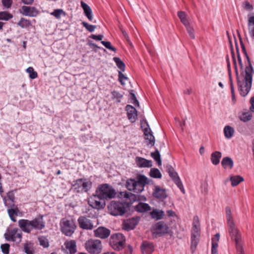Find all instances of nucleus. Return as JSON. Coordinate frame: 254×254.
I'll return each mask as SVG.
<instances>
[{
    "label": "nucleus",
    "instance_id": "10",
    "mask_svg": "<svg viewBox=\"0 0 254 254\" xmlns=\"http://www.w3.org/2000/svg\"><path fill=\"white\" fill-rule=\"evenodd\" d=\"M61 225L62 232L67 236H71L76 227L75 222L72 219L63 218L61 221Z\"/></svg>",
    "mask_w": 254,
    "mask_h": 254
},
{
    "label": "nucleus",
    "instance_id": "38",
    "mask_svg": "<svg viewBox=\"0 0 254 254\" xmlns=\"http://www.w3.org/2000/svg\"><path fill=\"white\" fill-rule=\"evenodd\" d=\"M150 176L154 178L160 179L162 177L161 173L157 168H152L149 172Z\"/></svg>",
    "mask_w": 254,
    "mask_h": 254
},
{
    "label": "nucleus",
    "instance_id": "57",
    "mask_svg": "<svg viewBox=\"0 0 254 254\" xmlns=\"http://www.w3.org/2000/svg\"><path fill=\"white\" fill-rule=\"evenodd\" d=\"M191 234L200 235V226L193 225Z\"/></svg>",
    "mask_w": 254,
    "mask_h": 254
},
{
    "label": "nucleus",
    "instance_id": "13",
    "mask_svg": "<svg viewBox=\"0 0 254 254\" xmlns=\"http://www.w3.org/2000/svg\"><path fill=\"white\" fill-rule=\"evenodd\" d=\"M166 168V171L168 173L169 176L172 179L181 191L184 194L185 193V190L178 173L175 171L174 168L170 165H167Z\"/></svg>",
    "mask_w": 254,
    "mask_h": 254
},
{
    "label": "nucleus",
    "instance_id": "45",
    "mask_svg": "<svg viewBox=\"0 0 254 254\" xmlns=\"http://www.w3.org/2000/svg\"><path fill=\"white\" fill-rule=\"evenodd\" d=\"M112 94V98L113 100H116V101L118 103L121 102V99L123 97V95L120 93L119 92L114 91L111 92Z\"/></svg>",
    "mask_w": 254,
    "mask_h": 254
},
{
    "label": "nucleus",
    "instance_id": "21",
    "mask_svg": "<svg viewBox=\"0 0 254 254\" xmlns=\"http://www.w3.org/2000/svg\"><path fill=\"white\" fill-rule=\"evenodd\" d=\"M8 207V213L11 220L13 222H16L15 217L17 216L19 212V210L17 206L14 204H10Z\"/></svg>",
    "mask_w": 254,
    "mask_h": 254
},
{
    "label": "nucleus",
    "instance_id": "61",
    "mask_svg": "<svg viewBox=\"0 0 254 254\" xmlns=\"http://www.w3.org/2000/svg\"><path fill=\"white\" fill-rule=\"evenodd\" d=\"M135 209L139 212H143V202H139L136 206Z\"/></svg>",
    "mask_w": 254,
    "mask_h": 254
},
{
    "label": "nucleus",
    "instance_id": "30",
    "mask_svg": "<svg viewBox=\"0 0 254 254\" xmlns=\"http://www.w3.org/2000/svg\"><path fill=\"white\" fill-rule=\"evenodd\" d=\"M17 25L22 28H25L30 26L32 24L30 20L22 17L17 23Z\"/></svg>",
    "mask_w": 254,
    "mask_h": 254
},
{
    "label": "nucleus",
    "instance_id": "23",
    "mask_svg": "<svg viewBox=\"0 0 254 254\" xmlns=\"http://www.w3.org/2000/svg\"><path fill=\"white\" fill-rule=\"evenodd\" d=\"M118 196L121 198H126V202L127 203H131L132 200H134L135 198L134 194L131 192L127 191L120 192Z\"/></svg>",
    "mask_w": 254,
    "mask_h": 254
},
{
    "label": "nucleus",
    "instance_id": "31",
    "mask_svg": "<svg viewBox=\"0 0 254 254\" xmlns=\"http://www.w3.org/2000/svg\"><path fill=\"white\" fill-rule=\"evenodd\" d=\"M14 195L12 192H9L7 193L6 198L4 199L5 205L9 207L10 204L14 203Z\"/></svg>",
    "mask_w": 254,
    "mask_h": 254
},
{
    "label": "nucleus",
    "instance_id": "11",
    "mask_svg": "<svg viewBox=\"0 0 254 254\" xmlns=\"http://www.w3.org/2000/svg\"><path fill=\"white\" fill-rule=\"evenodd\" d=\"M168 230V224L162 221L156 223L151 228V231L153 235L162 236L167 234Z\"/></svg>",
    "mask_w": 254,
    "mask_h": 254
},
{
    "label": "nucleus",
    "instance_id": "35",
    "mask_svg": "<svg viewBox=\"0 0 254 254\" xmlns=\"http://www.w3.org/2000/svg\"><path fill=\"white\" fill-rule=\"evenodd\" d=\"M178 16L180 19L181 22L184 25L186 26L190 24L189 20L187 18V15L186 13L184 11H179L178 12Z\"/></svg>",
    "mask_w": 254,
    "mask_h": 254
},
{
    "label": "nucleus",
    "instance_id": "26",
    "mask_svg": "<svg viewBox=\"0 0 254 254\" xmlns=\"http://www.w3.org/2000/svg\"><path fill=\"white\" fill-rule=\"evenodd\" d=\"M222 157V153L220 151H214L211 155L210 159L212 163L214 165H218L220 162V160Z\"/></svg>",
    "mask_w": 254,
    "mask_h": 254
},
{
    "label": "nucleus",
    "instance_id": "28",
    "mask_svg": "<svg viewBox=\"0 0 254 254\" xmlns=\"http://www.w3.org/2000/svg\"><path fill=\"white\" fill-rule=\"evenodd\" d=\"M200 235L191 234V245L190 249L192 252L194 251L199 241Z\"/></svg>",
    "mask_w": 254,
    "mask_h": 254
},
{
    "label": "nucleus",
    "instance_id": "2",
    "mask_svg": "<svg viewBox=\"0 0 254 254\" xmlns=\"http://www.w3.org/2000/svg\"><path fill=\"white\" fill-rule=\"evenodd\" d=\"M226 217L228 231L232 240L235 241L237 252L244 251L242 244V236L239 230L235 227L231 210L229 206L225 208Z\"/></svg>",
    "mask_w": 254,
    "mask_h": 254
},
{
    "label": "nucleus",
    "instance_id": "12",
    "mask_svg": "<svg viewBox=\"0 0 254 254\" xmlns=\"http://www.w3.org/2000/svg\"><path fill=\"white\" fill-rule=\"evenodd\" d=\"M4 238L7 241H11L19 244L22 239V232L18 228L8 229L4 234Z\"/></svg>",
    "mask_w": 254,
    "mask_h": 254
},
{
    "label": "nucleus",
    "instance_id": "49",
    "mask_svg": "<svg viewBox=\"0 0 254 254\" xmlns=\"http://www.w3.org/2000/svg\"><path fill=\"white\" fill-rule=\"evenodd\" d=\"M82 24L83 26L89 32H93L95 30L96 26L95 25H90L86 22H82Z\"/></svg>",
    "mask_w": 254,
    "mask_h": 254
},
{
    "label": "nucleus",
    "instance_id": "41",
    "mask_svg": "<svg viewBox=\"0 0 254 254\" xmlns=\"http://www.w3.org/2000/svg\"><path fill=\"white\" fill-rule=\"evenodd\" d=\"M151 156L157 162L159 166L161 165L160 154L157 149H156L155 152L151 153Z\"/></svg>",
    "mask_w": 254,
    "mask_h": 254
},
{
    "label": "nucleus",
    "instance_id": "39",
    "mask_svg": "<svg viewBox=\"0 0 254 254\" xmlns=\"http://www.w3.org/2000/svg\"><path fill=\"white\" fill-rule=\"evenodd\" d=\"M220 238V235L217 233L214 235V237L211 239L212 247L211 249H217L218 247V242Z\"/></svg>",
    "mask_w": 254,
    "mask_h": 254
},
{
    "label": "nucleus",
    "instance_id": "19",
    "mask_svg": "<svg viewBox=\"0 0 254 254\" xmlns=\"http://www.w3.org/2000/svg\"><path fill=\"white\" fill-rule=\"evenodd\" d=\"M128 119L131 123H134L137 119L136 109L131 105H127L126 107Z\"/></svg>",
    "mask_w": 254,
    "mask_h": 254
},
{
    "label": "nucleus",
    "instance_id": "58",
    "mask_svg": "<svg viewBox=\"0 0 254 254\" xmlns=\"http://www.w3.org/2000/svg\"><path fill=\"white\" fill-rule=\"evenodd\" d=\"M2 3L3 5L7 8H9L11 7L12 0H2Z\"/></svg>",
    "mask_w": 254,
    "mask_h": 254
},
{
    "label": "nucleus",
    "instance_id": "43",
    "mask_svg": "<svg viewBox=\"0 0 254 254\" xmlns=\"http://www.w3.org/2000/svg\"><path fill=\"white\" fill-rule=\"evenodd\" d=\"M26 71L29 73V76L30 78L35 79L37 77L38 74L36 71H34L32 67H28Z\"/></svg>",
    "mask_w": 254,
    "mask_h": 254
},
{
    "label": "nucleus",
    "instance_id": "27",
    "mask_svg": "<svg viewBox=\"0 0 254 254\" xmlns=\"http://www.w3.org/2000/svg\"><path fill=\"white\" fill-rule=\"evenodd\" d=\"M66 248L69 250L70 254H73L76 252V243L74 241H70L65 243Z\"/></svg>",
    "mask_w": 254,
    "mask_h": 254
},
{
    "label": "nucleus",
    "instance_id": "32",
    "mask_svg": "<svg viewBox=\"0 0 254 254\" xmlns=\"http://www.w3.org/2000/svg\"><path fill=\"white\" fill-rule=\"evenodd\" d=\"M229 42H230V46H231V54H232L234 65L235 71L236 75L237 76V79L238 80V79H239V73H238V67H237V63H236V58L235 56L234 49L232 48V42L230 40H229Z\"/></svg>",
    "mask_w": 254,
    "mask_h": 254
},
{
    "label": "nucleus",
    "instance_id": "40",
    "mask_svg": "<svg viewBox=\"0 0 254 254\" xmlns=\"http://www.w3.org/2000/svg\"><path fill=\"white\" fill-rule=\"evenodd\" d=\"M113 60L119 68H120L122 71H124L125 70V64L119 58L114 57L113 58Z\"/></svg>",
    "mask_w": 254,
    "mask_h": 254
},
{
    "label": "nucleus",
    "instance_id": "34",
    "mask_svg": "<svg viewBox=\"0 0 254 254\" xmlns=\"http://www.w3.org/2000/svg\"><path fill=\"white\" fill-rule=\"evenodd\" d=\"M154 251V247L152 243L147 241H144V253L150 254Z\"/></svg>",
    "mask_w": 254,
    "mask_h": 254
},
{
    "label": "nucleus",
    "instance_id": "33",
    "mask_svg": "<svg viewBox=\"0 0 254 254\" xmlns=\"http://www.w3.org/2000/svg\"><path fill=\"white\" fill-rule=\"evenodd\" d=\"M230 181L231 182L232 186L233 187H235L241 182L244 181V178L239 175L234 176L230 178Z\"/></svg>",
    "mask_w": 254,
    "mask_h": 254
},
{
    "label": "nucleus",
    "instance_id": "60",
    "mask_svg": "<svg viewBox=\"0 0 254 254\" xmlns=\"http://www.w3.org/2000/svg\"><path fill=\"white\" fill-rule=\"evenodd\" d=\"M90 37L94 39V40H98V41H101L102 40L103 38V35H91L90 36Z\"/></svg>",
    "mask_w": 254,
    "mask_h": 254
},
{
    "label": "nucleus",
    "instance_id": "64",
    "mask_svg": "<svg viewBox=\"0 0 254 254\" xmlns=\"http://www.w3.org/2000/svg\"><path fill=\"white\" fill-rule=\"evenodd\" d=\"M250 102L251 104L250 110L251 112H254V96L251 98Z\"/></svg>",
    "mask_w": 254,
    "mask_h": 254
},
{
    "label": "nucleus",
    "instance_id": "42",
    "mask_svg": "<svg viewBox=\"0 0 254 254\" xmlns=\"http://www.w3.org/2000/svg\"><path fill=\"white\" fill-rule=\"evenodd\" d=\"M125 243V242H114L113 241V242H111L110 244V245L111 247L115 250L120 251L122 250L123 248V246Z\"/></svg>",
    "mask_w": 254,
    "mask_h": 254
},
{
    "label": "nucleus",
    "instance_id": "52",
    "mask_svg": "<svg viewBox=\"0 0 254 254\" xmlns=\"http://www.w3.org/2000/svg\"><path fill=\"white\" fill-rule=\"evenodd\" d=\"M39 241L40 245L43 246L44 248H47L49 246V242L46 238L41 237L39 238Z\"/></svg>",
    "mask_w": 254,
    "mask_h": 254
},
{
    "label": "nucleus",
    "instance_id": "16",
    "mask_svg": "<svg viewBox=\"0 0 254 254\" xmlns=\"http://www.w3.org/2000/svg\"><path fill=\"white\" fill-rule=\"evenodd\" d=\"M79 227L85 230H92L94 228L92 222L85 216H80L78 219Z\"/></svg>",
    "mask_w": 254,
    "mask_h": 254
},
{
    "label": "nucleus",
    "instance_id": "44",
    "mask_svg": "<svg viewBox=\"0 0 254 254\" xmlns=\"http://www.w3.org/2000/svg\"><path fill=\"white\" fill-rule=\"evenodd\" d=\"M51 14L54 16L56 18L60 19L62 15H65V13L63 10L61 9H55Z\"/></svg>",
    "mask_w": 254,
    "mask_h": 254
},
{
    "label": "nucleus",
    "instance_id": "46",
    "mask_svg": "<svg viewBox=\"0 0 254 254\" xmlns=\"http://www.w3.org/2000/svg\"><path fill=\"white\" fill-rule=\"evenodd\" d=\"M252 115L251 113L246 112L243 113L240 117L241 121L247 122L252 119Z\"/></svg>",
    "mask_w": 254,
    "mask_h": 254
},
{
    "label": "nucleus",
    "instance_id": "59",
    "mask_svg": "<svg viewBox=\"0 0 254 254\" xmlns=\"http://www.w3.org/2000/svg\"><path fill=\"white\" fill-rule=\"evenodd\" d=\"M135 161L138 166L140 167H143V158L137 157Z\"/></svg>",
    "mask_w": 254,
    "mask_h": 254
},
{
    "label": "nucleus",
    "instance_id": "25",
    "mask_svg": "<svg viewBox=\"0 0 254 254\" xmlns=\"http://www.w3.org/2000/svg\"><path fill=\"white\" fill-rule=\"evenodd\" d=\"M221 165L224 169H232L234 166V162L230 157H225L222 159Z\"/></svg>",
    "mask_w": 254,
    "mask_h": 254
},
{
    "label": "nucleus",
    "instance_id": "1",
    "mask_svg": "<svg viewBox=\"0 0 254 254\" xmlns=\"http://www.w3.org/2000/svg\"><path fill=\"white\" fill-rule=\"evenodd\" d=\"M248 62L244 69V71L241 72V74L244 77V82L238 79V86L240 94L242 96H246L250 92L252 85V80L254 70L252 66L251 60L248 55L245 56Z\"/></svg>",
    "mask_w": 254,
    "mask_h": 254
},
{
    "label": "nucleus",
    "instance_id": "4",
    "mask_svg": "<svg viewBox=\"0 0 254 254\" xmlns=\"http://www.w3.org/2000/svg\"><path fill=\"white\" fill-rule=\"evenodd\" d=\"M96 193L98 196L103 199H108L114 198L116 195L115 189L108 184H105L100 185L97 189Z\"/></svg>",
    "mask_w": 254,
    "mask_h": 254
},
{
    "label": "nucleus",
    "instance_id": "22",
    "mask_svg": "<svg viewBox=\"0 0 254 254\" xmlns=\"http://www.w3.org/2000/svg\"><path fill=\"white\" fill-rule=\"evenodd\" d=\"M150 215L152 219L155 220H159L163 218L165 215V213L164 211L162 210L154 208L150 212Z\"/></svg>",
    "mask_w": 254,
    "mask_h": 254
},
{
    "label": "nucleus",
    "instance_id": "48",
    "mask_svg": "<svg viewBox=\"0 0 254 254\" xmlns=\"http://www.w3.org/2000/svg\"><path fill=\"white\" fill-rule=\"evenodd\" d=\"M129 99L130 100V102L133 103L134 105L139 106V102L135 97L133 90H131L129 92Z\"/></svg>",
    "mask_w": 254,
    "mask_h": 254
},
{
    "label": "nucleus",
    "instance_id": "50",
    "mask_svg": "<svg viewBox=\"0 0 254 254\" xmlns=\"http://www.w3.org/2000/svg\"><path fill=\"white\" fill-rule=\"evenodd\" d=\"M101 43L104 45L107 49L110 50L112 51L116 52V49L115 48L113 47L110 42L102 41Z\"/></svg>",
    "mask_w": 254,
    "mask_h": 254
},
{
    "label": "nucleus",
    "instance_id": "18",
    "mask_svg": "<svg viewBox=\"0 0 254 254\" xmlns=\"http://www.w3.org/2000/svg\"><path fill=\"white\" fill-rule=\"evenodd\" d=\"M139 220V218L137 217L125 220L123 224V229L127 231L133 229L138 224Z\"/></svg>",
    "mask_w": 254,
    "mask_h": 254
},
{
    "label": "nucleus",
    "instance_id": "14",
    "mask_svg": "<svg viewBox=\"0 0 254 254\" xmlns=\"http://www.w3.org/2000/svg\"><path fill=\"white\" fill-rule=\"evenodd\" d=\"M102 198H100L98 196V194H96L93 196H91L88 199V204L92 207L100 209L105 207L106 204L104 200L101 201Z\"/></svg>",
    "mask_w": 254,
    "mask_h": 254
},
{
    "label": "nucleus",
    "instance_id": "47",
    "mask_svg": "<svg viewBox=\"0 0 254 254\" xmlns=\"http://www.w3.org/2000/svg\"><path fill=\"white\" fill-rule=\"evenodd\" d=\"M12 17V15L6 11L0 12V20H8Z\"/></svg>",
    "mask_w": 254,
    "mask_h": 254
},
{
    "label": "nucleus",
    "instance_id": "15",
    "mask_svg": "<svg viewBox=\"0 0 254 254\" xmlns=\"http://www.w3.org/2000/svg\"><path fill=\"white\" fill-rule=\"evenodd\" d=\"M22 15L36 17L39 13V11L34 6H22L19 10Z\"/></svg>",
    "mask_w": 254,
    "mask_h": 254
},
{
    "label": "nucleus",
    "instance_id": "8",
    "mask_svg": "<svg viewBox=\"0 0 254 254\" xmlns=\"http://www.w3.org/2000/svg\"><path fill=\"white\" fill-rule=\"evenodd\" d=\"M92 183L90 181L84 179H79L72 185L73 190L77 193L87 192L91 188Z\"/></svg>",
    "mask_w": 254,
    "mask_h": 254
},
{
    "label": "nucleus",
    "instance_id": "54",
    "mask_svg": "<svg viewBox=\"0 0 254 254\" xmlns=\"http://www.w3.org/2000/svg\"><path fill=\"white\" fill-rule=\"evenodd\" d=\"M237 32H238L239 38V39H240V44H241V48H242V52L244 54L245 56H246V55H248V54H247V52L245 46L244 45V44L243 42L240 33H239V31H237Z\"/></svg>",
    "mask_w": 254,
    "mask_h": 254
},
{
    "label": "nucleus",
    "instance_id": "29",
    "mask_svg": "<svg viewBox=\"0 0 254 254\" xmlns=\"http://www.w3.org/2000/svg\"><path fill=\"white\" fill-rule=\"evenodd\" d=\"M125 242V236L121 233H117L115 235H113L112 236L110 239V243L111 242Z\"/></svg>",
    "mask_w": 254,
    "mask_h": 254
},
{
    "label": "nucleus",
    "instance_id": "63",
    "mask_svg": "<svg viewBox=\"0 0 254 254\" xmlns=\"http://www.w3.org/2000/svg\"><path fill=\"white\" fill-rule=\"evenodd\" d=\"M253 25L254 26V16L249 17L248 19V26L249 29H250V26Z\"/></svg>",
    "mask_w": 254,
    "mask_h": 254
},
{
    "label": "nucleus",
    "instance_id": "56",
    "mask_svg": "<svg viewBox=\"0 0 254 254\" xmlns=\"http://www.w3.org/2000/svg\"><path fill=\"white\" fill-rule=\"evenodd\" d=\"M9 245L8 244H2L1 246L2 252L4 254H8L9 253Z\"/></svg>",
    "mask_w": 254,
    "mask_h": 254
},
{
    "label": "nucleus",
    "instance_id": "3",
    "mask_svg": "<svg viewBox=\"0 0 254 254\" xmlns=\"http://www.w3.org/2000/svg\"><path fill=\"white\" fill-rule=\"evenodd\" d=\"M18 226L26 233H29L33 229L41 230L45 227L42 217H37L32 220L21 219L18 221Z\"/></svg>",
    "mask_w": 254,
    "mask_h": 254
},
{
    "label": "nucleus",
    "instance_id": "5",
    "mask_svg": "<svg viewBox=\"0 0 254 254\" xmlns=\"http://www.w3.org/2000/svg\"><path fill=\"white\" fill-rule=\"evenodd\" d=\"M127 188L135 193L143 191V175H138L136 179H130L127 181Z\"/></svg>",
    "mask_w": 254,
    "mask_h": 254
},
{
    "label": "nucleus",
    "instance_id": "24",
    "mask_svg": "<svg viewBox=\"0 0 254 254\" xmlns=\"http://www.w3.org/2000/svg\"><path fill=\"white\" fill-rule=\"evenodd\" d=\"M81 6L83 8L84 12L87 18L90 21H92L93 19V16L91 8L87 4L83 1H81Z\"/></svg>",
    "mask_w": 254,
    "mask_h": 254
},
{
    "label": "nucleus",
    "instance_id": "62",
    "mask_svg": "<svg viewBox=\"0 0 254 254\" xmlns=\"http://www.w3.org/2000/svg\"><path fill=\"white\" fill-rule=\"evenodd\" d=\"M193 225L200 226L199 218L197 216H194L193 218Z\"/></svg>",
    "mask_w": 254,
    "mask_h": 254
},
{
    "label": "nucleus",
    "instance_id": "9",
    "mask_svg": "<svg viewBox=\"0 0 254 254\" xmlns=\"http://www.w3.org/2000/svg\"><path fill=\"white\" fill-rule=\"evenodd\" d=\"M155 138L146 120L144 119V143L149 148L153 147Z\"/></svg>",
    "mask_w": 254,
    "mask_h": 254
},
{
    "label": "nucleus",
    "instance_id": "36",
    "mask_svg": "<svg viewBox=\"0 0 254 254\" xmlns=\"http://www.w3.org/2000/svg\"><path fill=\"white\" fill-rule=\"evenodd\" d=\"M224 132L225 136L226 138H230L233 135L234 133V129L232 127L229 126H227L224 128Z\"/></svg>",
    "mask_w": 254,
    "mask_h": 254
},
{
    "label": "nucleus",
    "instance_id": "53",
    "mask_svg": "<svg viewBox=\"0 0 254 254\" xmlns=\"http://www.w3.org/2000/svg\"><path fill=\"white\" fill-rule=\"evenodd\" d=\"M119 78L122 85L125 84V81L127 79V78L121 71H119Z\"/></svg>",
    "mask_w": 254,
    "mask_h": 254
},
{
    "label": "nucleus",
    "instance_id": "51",
    "mask_svg": "<svg viewBox=\"0 0 254 254\" xmlns=\"http://www.w3.org/2000/svg\"><path fill=\"white\" fill-rule=\"evenodd\" d=\"M186 27L187 30L188 31V33H189L190 37L193 39L195 38V36L194 34V29L190 25H188L187 26H185Z\"/></svg>",
    "mask_w": 254,
    "mask_h": 254
},
{
    "label": "nucleus",
    "instance_id": "6",
    "mask_svg": "<svg viewBox=\"0 0 254 254\" xmlns=\"http://www.w3.org/2000/svg\"><path fill=\"white\" fill-rule=\"evenodd\" d=\"M84 247L87 252L90 254H99L102 251V244L100 240L90 239L87 241Z\"/></svg>",
    "mask_w": 254,
    "mask_h": 254
},
{
    "label": "nucleus",
    "instance_id": "37",
    "mask_svg": "<svg viewBox=\"0 0 254 254\" xmlns=\"http://www.w3.org/2000/svg\"><path fill=\"white\" fill-rule=\"evenodd\" d=\"M23 251L26 254H33L34 249L32 244L30 243L24 244Z\"/></svg>",
    "mask_w": 254,
    "mask_h": 254
},
{
    "label": "nucleus",
    "instance_id": "7",
    "mask_svg": "<svg viewBox=\"0 0 254 254\" xmlns=\"http://www.w3.org/2000/svg\"><path fill=\"white\" fill-rule=\"evenodd\" d=\"M108 208L109 213L114 216L123 215L127 211L124 203L114 200L110 203Z\"/></svg>",
    "mask_w": 254,
    "mask_h": 254
},
{
    "label": "nucleus",
    "instance_id": "17",
    "mask_svg": "<svg viewBox=\"0 0 254 254\" xmlns=\"http://www.w3.org/2000/svg\"><path fill=\"white\" fill-rule=\"evenodd\" d=\"M154 188L152 192L154 197L161 200H163L167 197L168 195L165 189L161 188L158 186H154Z\"/></svg>",
    "mask_w": 254,
    "mask_h": 254
},
{
    "label": "nucleus",
    "instance_id": "20",
    "mask_svg": "<svg viewBox=\"0 0 254 254\" xmlns=\"http://www.w3.org/2000/svg\"><path fill=\"white\" fill-rule=\"evenodd\" d=\"M94 236L101 239H106L110 234V230L104 227H99L94 231Z\"/></svg>",
    "mask_w": 254,
    "mask_h": 254
},
{
    "label": "nucleus",
    "instance_id": "55",
    "mask_svg": "<svg viewBox=\"0 0 254 254\" xmlns=\"http://www.w3.org/2000/svg\"><path fill=\"white\" fill-rule=\"evenodd\" d=\"M243 7L247 10H251L253 9V6L248 1H246L243 3Z\"/></svg>",
    "mask_w": 254,
    "mask_h": 254
}]
</instances>
